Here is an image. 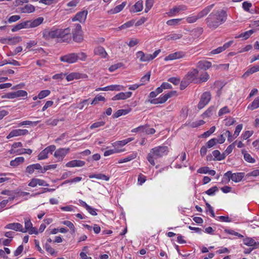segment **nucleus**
<instances>
[{"instance_id": "obj_37", "label": "nucleus", "mask_w": 259, "mask_h": 259, "mask_svg": "<svg viewBox=\"0 0 259 259\" xmlns=\"http://www.w3.org/2000/svg\"><path fill=\"white\" fill-rule=\"evenodd\" d=\"M255 31L253 29L249 30L248 31H247L245 32L242 33L238 36H236L235 38H240L243 37L244 39H247L248 38L251 34H252Z\"/></svg>"}, {"instance_id": "obj_61", "label": "nucleus", "mask_w": 259, "mask_h": 259, "mask_svg": "<svg viewBox=\"0 0 259 259\" xmlns=\"http://www.w3.org/2000/svg\"><path fill=\"white\" fill-rule=\"evenodd\" d=\"M15 95L16 98L21 97H27V93L23 90H19L17 92H15Z\"/></svg>"}, {"instance_id": "obj_23", "label": "nucleus", "mask_w": 259, "mask_h": 259, "mask_svg": "<svg viewBox=\"0 0 259 259\" xmlns=\"http://www.w3.org/2000/svg\"><path fill=\"white\" fill-rule=\"evenodd\" d=\"M6 229H12L15 231H19L21 232L23 231L22 225L18 223H11L5 226Z\"/></svg>"}, {"instance_id": "obj_22", "label": "nucleus", "mask_w": 259, "mask_h": 259, "mask_svg": "<svg viewBox=\"0 0 259 259\" xmlns=\"http://www.w3.org/2000/svg\"><path fill=\"white\" fill-rule=\"evenodd\" d=\"M214 6V4L210 5L209 6H208L206 7L205 8H204L202 11H201L200 12L198 13L197 17L198 19H201L204 16H206L211 10V9L213 8Z\"/></svg>"}, {"instance_id": "obj_8", "label": "nucleus", "mask_w": 259, "mask_h": 259, "mask_svg": "<svg viewBox=\"0 0 259 259\" xmlns=\"http://www.w3.org/2000/svg\"><path fill=\"white\" fill-rule=\"evenodd\" d=\"M62 62L71 64L77 61V56L76 53H70L60 57Z\"/></svg>"}, {"instance_id": "obj_6", "label": "nucleus", "mask_w": 259, "mask_h": 259, "mask_svg": "<svg viewBox=\"0 0 259 259\" xmlns=\"http://www.w3.org/2000/svg\"><path fill=\"white\" fill-rule=\"evenodd\" d=\"M211 99L210 93L208 92H204L201 96L200 101L198 104V108L199 109H202L206 106Z\"/></svg>"}, {"instance_id": "obj_57", "label": "nucleus", "mask_w": 259, "mask_h": 259, "mask_svg": "<svg viewBox=\"0 0 259 259\" xmlns=\"http://www.w3.org/2000/svg\"><path fill=\"white\" fill-rule=\"evenodd\" d=\"M105 123V122L103 121L95 122L92 125H91L90 128L92 130L94 128L99 127L100 126H102L104 125Z\"/></svg>"}, {"instance_id": "obj_14", "label": "nucleus", "mask_w": 259, "mask_h": 259, "mask_svg": "<svg viewBox=\"0 0 259 259\" xmlns=\"http://www.w3.org/2000/svg\"><path fill=\"white\" fill-rule=\"evenodd\" d=\"M87 11L79 12L76 14L73 18H72V21H78L80 23L84 22L87 18Z\"/></svg>"}, {"instance_id": "obj_38", "label": "nucleus", "mask_w": 259, "mask_h": 259, "mask_svg": "<svg viewBox=\"0 0 259 259\" xmlns=\"http://www.w3.org/2000/svg\"><path fill=\"white\" fill-rule=\"evenodd\" d=\"M143 2L142 0L138 1L133 6L135 10L134 12H141L143 9Z\"/></svg>"}, {"instance_id": "obj_44", "label": "nucleus", "mask_w": 259, "mask_h": 259, "mask_svg": "<svg viewBox=\"0 0 259 259\" xmlns=\"http://www.w3.org/2000/svg\"><path fill=\"white\" fill-rule=\"evenodd\" d=\"M59 120L63 121V119H61L60 120L58 119H53L50 118L49 119H48L46 121V123L48 125H51V126H56L57 125L58 122Z\"/></svg>"}, {"instance_id": "obj_10", "label": "nucleus", "mask_w": 259, "mask_h": 259, "mask_svg": "<svg viewBox=\"0 0 259 259\" xmlns=\"http://www.w3.org/2000/svg\"><path fill=\"white\" fill-rule=\"evenodd\" d=\"M59 29H52L51 30H46L43 33L44 37L45 39H49L51 38H58L59 36Z\"/></svg>"}, {"instance_id": "obj_2", "label": "nucleus", "mask_w": 259, "mask_h": 259, "mask_svg": "<svg viewBox=\"0 0 259 259\" xmlns=\"http://www.w3.org/2000/svg\"><path fill=\"white\" fill-rule=\"evenodd\" d=\"M168 153V147L167 146H157L151 149L148 154L147 159L149 163L154 165L155 164L154 160L165 155Z\"/></svg>"}, {"instance_id": "obj_47", "label": "nucleus", "mask_w": 259, "mask_h": 259, "mask_svg": "<svg viewBox=\"0 0 259 259\" xmlns=\"http://www.w3.org/2000/svg\"><path fill=\"white\" fill-rule=\"evenodd\" d=\"M150 77V73L148 72L141 78V83L140 84V85H142L146 84L147 82H148L149 81Z\"/></svg>"}, {"instance_id": "obj_4", "label": "nucleus", "mask_w": 259, "mask_h": 259, "mask_svg": "<svg viewBox=\"0 0 259 259\" xmlns=\"http://www.w3.org/2000/svg\"><path fill=\"white\" fill-rule=\"evenodd\" d=\"M24 225L25 228H23V233H25L28 232L29 234H37L38 231L37 229L32 227V224L30 221V219L25 218L24 219Z\"/></svg>"}, {"instance_id": "obj_43", "label": "nucleus", "mask_w": 259, "mask_h": 259, "mask_svg": "<svg viewBox=\"0 0 259 259\" xmlns=\"http://www.w3.org/2000/svg\"><path fill=\"white\" fill-rule=\"evenodd\" d=\"M129 112L128 110L120 109L117 110L113 115V118H117L122 115H125Z\"/></svg>"}, {"instance_id": "obj_12", "label": "nucleus", "mask_w": 259, "mask_h": 259, "mask_svg": "<svg viewBox=\"0 0 259 259\" xmlns=\"http://www.w3.org/2000/svg\"><path fill=\"white\" fill-rule=\"evenodd\" d=\"M186 53L183 51H179L169 54L164 58L165 61L179 59L185 57Z\"/></svg>"}, {"instance_id": "obj_53", "label": "nucleus", "mask_w": 259, "mask_h": 259, "mask_svg": "<svg viewBox=\"0 0 259 259\" xmlns=\"http://www.w3.org/2000/svg\"><path fill=\"white\" fill-rule=\"evenodd\" d=\"M105 100V98L101 96V95H97L95 97V98L94 99V100L92 101L91 104L96 105L98 101H104Z\"/></svg>"}, {"instance_id": "obj_27", "label": "nucleus", "mask_w": 259, "mask_h": 259, "mask_svg": "<svg viewBox=\"0 0 259 259\" xmlns=\"http://www.w3.org/2000/svg\"><path fill=\"white\" fill-rule=\"evenodd\" d=\"M182 36L183 35L181 33H172L167 35L165 37V39L167 41L176 40L181 38Z\"/></svg>"}, {"instance_id": "obj_63", "label": "nucleus", "mask_w": 259, "mask_h": 259, "mask_svg": "<svg viewBox=\"0 0 259 259\" xmlns=\"http://www.w3.org/2000/svg\"><path fill=\"white\" fill-rule=\"evenodd\" d=\"M218 191V188L217 186H214L206 191H205L206 194L208 195H212L214 194V193Z\"/></svg>"}, {"instance_id": "obj_3", "label": "nucleus", "mask_w": 259, "mask_h": 259, "mask_svg": "<svg viewBox=\"0 0 259 259\" xmlns=\"http://www.w3.org/2000/svg\"><path fill=\"white\" fill-rule=\"evenodd\" d=\"M73 40L77 42H80L83 39L81 26L80 24H76L72 30Z\"/></svg>"}, {"instance_id": "obj_58", "label": "nucleus", "mask_w": 259, "mask_h": 259, "mask_svg": "<svg viewBox=\"0 0 259 259\" xmlns=\"http://www.w3.org/2000/svg\"><path fill=\"white\" fill-rule=\"evenodd\" d=\"M252 7V4L248 2H244L242 4V7L243 9L248 12H250V8Z\"/></svg>"}, {"instance_id": "obj_46", "label": "nucleus", "mask_w": 259, "mask_h": 259, "mask_svg": "<svg viewBox=\"0 0 259 259\" xmlns=\"http://www.w3.org/2000/svg\"><path fill=\"white\" fill-rule=\"evenodd\" d=\"M154 4V0H146L145 3V13H148Z\"/></svg>"}, {"instance_id": "obj_42", "label": "nucleus", "mask_w": 259, "mask_h": 259, "mask_svg": "<svg viewBox=\"0 0 259 259\" xmlns=\"http://www.w3.org/2000/svg\"><path fill=\"white\" fill-rule=\"evenodd\" d=\"M209 78V75L207 72H204L200 75L199 80L197 82L200 83L203 82H206L208 80Z\"/></svg>"}, {"instance_id": "obj_33", "label": "nucleus", "mask_w": 259, "mask_h": 259, "mask_svg": "<svg viewBox=\"0 0 259 259\" xmlns=\"http://www.w3.org/2000/svg\"><path fill=\"white\" fill-rule=\"evenodd\" d=\"M133 140H134V138H127L126 139H125V140H123L122 141H116V142H114V143H113V146L114 147L122 146L126 145L128 143L132 141Z\"/></svg>"}, {"instance_id": "obj_21", "label": "nucleus", "mask_w": 259, "mask_h": 259, "mask_svg": "<svg viewBox=\"0 0 259 259\" xmlns=\"http://www.w3.org/2000/svg\"><path fill=\"white\" fill-rule=\"evenodd\" d=\"M136 57L141 62H148L151 60L149 54H146L142 51H139L136 53Z\"/></svg>"}, {"instance_id": "obj_18", "label": "nucleus", "mask_w": 259, "mask_h": 259, "mask_svg": "<svg viewBox=\"0 0 259 259\" xmlns=\"http://www.w3.org/2000/svg\"><path fill=\"white\" fill-rule=\"evenodd\" d=\"M169 98L167 94L161 96L159 98L154 99L150 100L149 102L153 104H162L166 102Z\"/></svg>"}, {"instance_id": "obj_26", "label": "nucleus", "mask_w": 259, "mask_h": 259, "mask_svg": "<svg viewBox=\"0 0 259 259\" xmlns=\"http://www.w3.org/2000/svg\"><path fill=\"white\" fill-rule=\"evenodd\" d=\"M59 36H58V38L63 39V41L65 40V37H67L70 32V30L69 28H67L65 29H59Z\"/></svg>"}, {"instance_id": "obj_24", "label": "nucleus", "mask_w": 259, "mask_h": 259, "mask_svg": "<svg viewBox=\"0 0 259 259\" xmlns=\"http://www.w3.org/2000/svg\"><path fill=\"white\" fill-rule=\"evenodd\" d=\"M68 151V149H59L55 152L54 156L59 159L62 160L63 157L67 154Z\"/></svg>"}, {"instance_id": "obj_48", "label": "nucleus", "mask_w": 259, "mask_h": 259, "mask_svg": "<svg viewBox=\"0 0 259 259\" xmlns=\"http://www.w3.org/2000/svg\"><path fill=\"white\" fill-rule=\"evenodd\" d=\"M204 123V121L202 120H200L197 121L190 122L188 124V125L191 127H197L203 124Z\"/></svg>"}, {"instance_id": "obj_50", "label": "nucleus", "mask_w": 259, "mask_h": 259, "mask_svg": "<svg viewBox=\"0 0 259 259\" xmlns=\"http://www.w3.org/2000/svg\"><path fill=\"white\" fill-rule=\"evenodd\" d=\"M215 130V126H212L209 130L207 132H204L203 134L201 135V137L202 138H206L209 136L211 134H212Z\"/></svg>"}, {"instance_id": "obj_56", "label": "nucleus", "mask_w": 259, "mask_h": 259, "mask_svg": "<svg viewBox=\"0 0 259 259\" xmlns=\"http://www.w3.org/2000/svg\"><path fill=\"white\" fill-rule=\"evenodd\" d=\"M198 19H199L197 17V15L190 16L186 18V21L189 23H193L196 22Z\"/></svg>"}, {"instance_id": "obj_20", "label": "nucleus", "mask_w": 259, "mask_h": 259, "mask_svg": "<svg viewBox=\"0 0 259 259\" xmlns=\"http://www.w3.org/2000/svg\"><path fill=\"white\" fill-rule=\"evenodd\" d=\"M85 162L82 160H73L67 162L66 166L68 167H81L84 166Z\"/></svg>"}, {"instance_id": "obj_34", "label": "nucleus", "mask_w": 259, "mask_h": 259, "mask_svg": "<svg viewBox=\"0 0 259 259\" xmlns=\"http://www.w3.org/2000/svg\"><path fill=\"white\" fill-rule=\"evenodd\" d=\"M125 2H123L121 4L116 6L114 9L110 11L111 14H116L121 11L126 5Z\"/></svg>"}, {"instance_id": "obj_28", "label": "nucleus", "mask_w": 259, "mask_h": 259, "mask_svg": "<svg viewBox=\"0 0 259 259\" xmlns=\"http://www.w3.org/2000/svg\"><path fill=\"white\" fill-rule=\"evenodd\" d=\"M94 53L96 55L100 56L102 58H106L107 56V53L105 49L102 47H98L95 49Z\"/></svg>"}, {"instance_id": "obj_36", "label": "nucleus", "mask_w": 259, "mask_h": 259, "mask_svg": "<svg viewBox=\"0 0 259 259\" xmlns=\"http://www.w3.org/2000/svg\"><path fill=\"white\" fill-rule=\"evenodd\" d=\"M43 20L44 18L42 17H38L34 20H30L31 28H34L38 26L42 23Z\"/></svg>"}, {"instance_id": "obj_35", "label": "nucleus", "mask_w": 259, "mask_h": 259, "mask_svg": "<svg viewBox=\"0 0 259 259\" xmlns=\"http://www.w3.org/2000/svg\"><path fill=\"white\" fill-rule=\"evenodd\" d=\"M24 161V158L23 157H19L16 158L14 160H12L10 162V165L13 167H16L20 163H23Z\"/></svg>"}, {"instance_id": "obj_30", "label": "nucleus", "mask_w": 259, "mask_h": 259, "mask_svg": "<svg viewBox=\"0 0 259 259\" xmlns=\"http://www.w3.org/2000/svg\"><path fill=\"white\" fill-rule=\"evenodd\" d=\"M211 66V63L207 61H200L197 63V67L202 69L206 70Z\"/></svg>"}, {"instance_id": "obj_11", "label": "nucleus", "mask_w": 259, "mask_h": 259, "mask_svg": "<svg viewBox=\"0 0 259 259\" xmlns=\"http://www.w3.org/2000/svg\"><path fill=\"white\" fill-rule=\"evenodd\" d=\"M28 134L27 130L17 129L12 130L7 136V139H9L11 138L20 136L26 135Z\"/></svg>"}, {"instance_id": "obj_7", "label": "nucleus", "mask_w": 259, "mask_h": 259, "mask_svg": "<svg viewBox=\"0 0 259 259\" xmlns=\"http://www.w3.org/2000/svg\"><path fill=\"white\" fill-rule=\"evenodd\" d=\"M21 41V37L20 36L9 37L7 38L2 37L0 38V42L3 44H9L15 45Z\"/></svg>"}, {"instance_id": "obj_9", "label": "nucleus", "mask_w": 259, "mask_h": 259, "mask_svg": "<svg viewBox=\"0 0 259 259\" xmlns=\"http://www.w3.org/2000/svg\"><path fill=\"white\" fill-rule=\"evenodd\" d=\"M56 149V147L54 145H51L45 148L42 150L38 155V160H42L46 159L48 157V154H52L53 151Z\"/></svg>"}, {"instance_id": "obj_19", "label": "nucleus", "mask_w": 259, "mask_h": 259, "mask_svg": "<svg viewBox=\"0 0 259 259\" xmlns=\"http://www.w3.org/2000/svg\"><path fill=\"white\" fill-rule=\"evenodd\" d=\"M169 98L167 94L161 96L159 98L154 99L150 100L149 102L153 104H162L166 102Z\"/></svg>"}, {"instance_id": "obj_60", "label": "nucleus", "mask_w": 259, "mask_h": 259, "mask_svg": "<svg viewBox=\"0 0 259 259\" xmlns=\"http://www.w3.org/2000/svg\"><path fill=\"white\" fill-rule=\"evenodd\" d=\"M213 156L217 158L218 160H221L224 158V156H221V153L218 150H214L212 152Z\"/></svg>"}, {"instance_id": "obj_45", "label": "nucleus", "mask_w": 259, "mask_h": 259, "mask_svg": "<svg viewBox=\"0 0 259 259\" xmlns=\"http://www.w3.org/2000/svg\"><path fill=\"white\" fill-rule=\"evenodd\" d=\"M182 19H173L166 21V24L169 26H176L180 24Z\"/></svg>"}, {"instance_id": "obj_51", "label": "nucleus", "mask_w": 259, "mask_h": 259, "mask_svg": "<svg viewBox=\"0 0 259 259\" xmlns=\"http://www.w3.org/2000/svg\"><path fill=\"white\" fill-rule=\"evenodd\" d=\"M50 94L49 90L41 91L38 95V98L39 99H42L48 96Z\"/></svg>"}, {"instance_id": "obj_49", "label": "nucleus", "mask_w": 259, "mask_h": 259, "mask_svg": "<svg viewBox=\"0 0 259 259\" xmlns=\"http://www.w3.org/2000/svg\"><path fill=\"white\" fill-rule=\"evenodd\" d=\"M79 74L76 73H72L69 74V75H67L66 78L67 81H71L73 80L74 79H77L79 78Z\"/></svg>"}, {"instance_id": "obj_52", "label": "nucleus", "mask_w": 259, "mask_h": 259, "mask_svg": "<svg viewBox=\"0 0 259 259\" xmlns=\"http://www.w3.org/2000/svg\"><path fill=\"white\" fill-rule=\"evenodd\" d=\"M44 247L45 248L46 250L49 252L51 255H54L56 253V251L55 250L51 247V246L49 245V243H46Z\"/></svg>"}, {"instance_id": "obj_25", "label": "nucleus", "mask_w": 259, "mask_h": 259, "mask_svg": "<svg viewBox=\"0 0 259 259\" xmlns=\"http://www.w3.org/2000/svg\"><path fill=\"white\" fill-rule=\"evenodd\" d=\"M35 8L31 4H27L23 7L20 8V11L23 13H31L35 11Z\"/></svg>"}, {"instance_id": "obj_62", "label": "nucleus", "mask_w": 259, "mask_h": 259, "mask_svg": "<svg viewBox=\"0 0 259 259\" xmlns=\"http://www.w3.org/2000/svg\"><path fill=\"white\" fill-rule=\"evenodd\" d=\"M243 127V125L242 124H238L235 129V131L234 133L233 136L235 137V138H237V136L239 135L241 131L242 130Z\"/></svg>"}, {"instance_id": "obj_39", "label": "nucleus", "mask_w": 259, "mask_h": 259, "mask_svg": "<svg viewBox=\"0 0 259 259\" xmlns=\"http://www.w3.org/2000/svg\"><path fill=\"white\" fill-rule=\"evenodd\" d=\"M259 107V97L256 98L253 102L248 105V109L253 110Z\"/></svg>"}, {"instance_id": "obj_1", "label": "nucleus", "mask_w": 259, "mask_h": 259, "mask_svg": "<svg viewBox=\"0 0 259 259\" xmlns=\"http://www.w3.org/2000/svg\"><path fill=\"white\" fill-rule=\"evenodd\" d=\"M227 14L223 10H215L211 12L205 19L208 28L214 30L223 24L227 20Z\"/></svg>"}, {"instance_id": "obj_15", "label": "nucleus", "mask_w": 259, "mask_h": 259, "mask_svg": "<svg viewBox=\"0 0 259 259\" xmlns=\"http://www.w3.org/2000/svg\"><path fill=\"white\" fill-rule=\"evenodd\" d=\"M123 89V87L120 86L119 85H111L109 86H107L104 88H99L96 89V91H119Z\"/></svg>"}, {"instance_id": "obj_17", "label": "nucleus", "mask_w": 259, "mask_h": 259, "mask_svg": "<svg viewBox=\"0 0 259 259\" xmlns=\"http://www.w3.org/2000/svg\"><path fill=\"white\" fill-rule=\"evenodd\" d=\"M169 98L167 94L161 96L159 98L154 99L150 100L149 102L153 104H162L166 102Z\"/></svg>"}, {"instance_id": "obj_13", "label": "nucleus", "mask_w": 259, "mask_h": 259, "mask_svg": "<svg viewBox=\"0 0 259 259\" xmlns=\"http://www.w3.org/2000/svg\"><path fill=\"white\" fill-rule=\"evenodd\" d=\"M37 185L40 186H48L49 184L47 183L44 180L37 178L32 179L30 182L28 183V186L31 187H35Z\"/></svg>"}, {"instance_id": "obj_55", "label": "nucleus", "mask_w": 259, "mask_h": 259, "mask_svg": "<svg viewBox=\"0 0 259 259\" xmlns=\"http://www.w3.org/2000/svg\"><path fill=\"white\" fill-rule=\"evenodd\" d=\"M244 159L250 163H254L255 162V159L253 158L251 155L247 153H244Z\"/></svg>"}, {"instance_id": "obj_16", "label": "nucleus", "mask_w": 259, "mask_h": 259, "mask_svg": "<svg viewBox=\"0 0 259 259\" xmlns=\"http://www.w3.org/2000/svg\"><path fill=\"white\" fill-rule=\"evenodd\" d=\"M132 95V93L131 92H127L126 93L121 92L114 96L112 98V100L113 101L119 100H125L131 97Z\"/></svg>"}, {"instance_id": "obj_59", "label": "nucleus", "mask_w": 259, "mask_h": 259, "mask_svg": "<svg viewBox=\"0 0 259 259\" xmlns=\"http://www.w3.org/2000/svg\"><path fill=\"white\" fill-rule=\"evenodd\" d=\"M38 122H39L38 121H29V120H26V121H22V122H20V123H19V126H21L25 125H33V124H34L35 125L38 123Z\"/></svg>"}, {"instance_id": "obj_41", "label": "nucleus", "mask_w": 259, "mask_h": 259, "mask_svg": "<svg viewBox=\"0 0 259 259\" xmlns=\"http://www.w3.org/2000/svg\"><path fill=\"white\" fill-rule=\"evenodd\" d=\"M137 157V153H133L132 154H131V155L123 158V159H120L119 161H118V163H124V162H128V161H130L135 158H136Z\"/></svg>"}, {"instance_id": "obj_31", "label": "nucleus", "mask_w": 259, "mask_h": 259, "mask_svg": "<svg viewBox=\"0 0 259 259\" xmlns=\"http://www.w3.org/2000/svg\"><path fill=\"white\" fill-rule=\"evenodd\" d=\"M244 175L243 172L234 173L232 176V180L236 183L240 182L244 178Z\"/></svg>"}, {"instance_id": "obj_29", "label": "nucleus", "mask_w": 259, "mask_h": 259, "mask_svg": "<svg viewBox=\"0 0 259 259\" xmlns=\"http://www.w3.org/2000/svg\"><path fill=\"white\" fill-rule=\"evenodd\" d=\"M243 242L245 245L252 247V249L258 247V243H257L253 239L247 238L244 239Z\"/></svg>"}, {"instance_id": "obj_40", "label": "nucleus", "mask_w": 259, "mask_h": 259, "mask_svg": "<svg viewBox=\"0 0 259 259\" xmlns=\"http://www.w3.org/2000/svg\"><path fill=\"white\" fill-rule=\"evenodd\" d=\"M203 28L198 27L191 32V35L194 36V38H198L199 37L203 32Z\"/></svg>"}, {"instance_id": "obj_64", "label": "nucleus", "mask_w": 259, "mask_h": 259, "mask_svg": "<svg viewBox=\"0 0 259 259\" xmlns=\"http://www.w3.org/2000/svg\"><path fill=\"white\" fill-rule=\"evenodd\" d=\"M230 112V110L229 109L227 106H225L224 107L221 108L219 112V115L222 116L225 114L228 113Z\"/></svg>"}, {"instance_id": "obj_5", "label": "nucleus", "mask_w": 259, "mask_h": 259, "mask_svg": "<svg viewBox=\"0 0 259 259\" xmlns=\"http://www.w3.org/2000/svg\"><path fill=\"white\" fill-rule=\"evenodd\" d=\"M198 74V71L196 69L189 71L185 75L184 79L186 80L185 86H187L190 83L197 80L196 76Z\"/></svg>"}, {"instance_id": "obj_32", "label": "nucleus", "mask_w": 259, "mask_h": 259, "mask_svg": "<svg viewBox=\"0 0 259 259\" xmlns=\"http://www.w3.org/2000/svg\"><path fill=\"white\" fill-rule=\"evenodd\" d=\"M183 7H175L169 10V12L166 13L167 15L169 17L174 16L176 14L178 13L180 11L184 10Z\"/></svg>"}, {"instance_id": "obj_54", "label": "nucleus", "mask_w": 259, "mask_h": 259, "mask_svg": "<svg viewBox=\"0 0 259 259\" xmlns=\"http://www.w3.org/2000/svg\"><path fill=\"white\" fill-rule=\"evenodd\" d=\"M133 25H134V22L132 21H130L126 22L125 23H124V24H122V25H121L120 26H119L118 27V29L119 30L126 29L127 28H129V27L132 26Z\"/></svg>"}]
</instances>
